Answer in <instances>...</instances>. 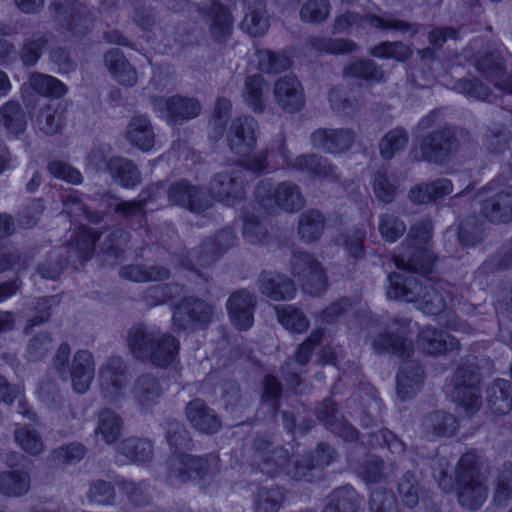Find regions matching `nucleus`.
<instances>
[{
    "label": "nucleus",
    "instance_id": "1",
    "mask_svg": "<svg viewBox=\"0 0 512 512\" xmlns=\"http://www.w3.org/2000/svg\"><path fill=\"white\" fill-rule=\"evenodd\" d=\"M166 440L175 452L167 461L168 479L171 484L186 483L196 478H204L209 473L206 458L182 453L181 450L191 446V436L185 425L175 419L165 422Z\"/></svg>",
    "mask_w": 512,
    "mask_h": 512
},
{
    "label": "nucleus",
    "instance_id": "2",
    "mask_svg": "<svg viewBox=\"0 0 512 512\" xmlns=\"http://www.w3.org/2000/svg\"><path fill=\"white\" fill-rule=\"evenodd\" d=\"M469 133L461 128L444 125L423 135L411 150V155L418 162L442 166L451 161Z\"/></svg>",
    "mask_w": 512,
    "mask_h": 512
},
{
    "label": "nucleus",
    "instance_id": "3",
    "mask_svg": "<svg viewBox=\"0 0 512 512\" xmlns=\"http://www.w3.org/2000/svg\"><path fill=\"white\" fill-rule=\"evenodd\" d=\"M455 478L460 505L470 510L480 508L487 499L488 490L475 454L466 453L460 458Z\"/></svg>",
    "mask_w": 512,
    "mask_h": 512
},
{
    "label": "nucleus",
    "instance_id": "4",
    "mask_svg": "<svg viewBox=\"0 0 512 512\" xmlns=\"http://www.w3.org/2000/svg\"><path fill=\"white\" fill-rule=\"evenodd\" d=\"M418 308L428 315H439L445 311H459L463 315H474L477 305L470 304L463 296L454 295L451 287L443 281L425 280L418 300Z\"/></svg>",
    "mask_w": 512,
    "mask_h": 512
},
{
    "label": "nucleus",
    "instance_id": "5",
    "mask_svg": "<svg viewBox=\"0 0 512 512\" xmlns=\"http://www.w3.org/2000/svg\"><path fill=\"white\" fill-rule=\"evenodd\" d=\"M255 198L265 210L276 207L286 213L298 212L306 204L301 188L292 181H283L274 187L268 181H260L255 188Z\"/></svg>",
    "mask_w": 512,
    "mask_h": 512
},
{
    "label": "nucleus",
    "instance_id": "6",
    "mask_svg": "<svg viewBox=\"0 0 512 512\" xmlns=\"http://www.w3.org/2000/svg\"><path fill=\"white\" fill-rule=\"evenodd\" d=\"M276 143L279 155L289 168L305 173L313 180L340 181L337 167L326 157L315 153H305L293 158L285 146L283 135H279Z\"/></svg>",
    "mask_w": 512,
    "mask_h": 512
},
{
    "label": "nucleus",
    "instance_id": "7",
    "mask_svg": "<svg viewBox=\"0 0 512 512\" xmlns=\"http://www.w3.org/2000/svg\"><path fill=\"white\" fill-rule=\"evenodd\" d=\"M215 307L198 297H184L174 306L172 323L177 331L204 330L214 320Z\"/></svg>",
    "mask_w": 512,
    "mask_h": 512
},
{
    "label": "nucleus",
    "instance_id": "8",
    "mask_svg": "<svg viewBox=\"0 0 512 512\" xmlns=\"http://www.w3.org/2000/svg\"><path fill=\"white\" fill-rule=\"evenodd\" d=\"M479 384V374L469 366L458 367L453 375L451 397L467 417L481 407Z\"/></svg>",
    "mask_w": 512,
    "mask_h": 512
},
{
    "label": "nucleus",
    "instance_id": "9",
    "mask_svg": "<svg viewBox=\"0 0 512 512\" xmlns=\"http://www.w3.org/2000/svg\"><path fill=\"white\" fill-rule=\"evenodd\" d=\"M236 236L232 229L226 228L216 234L214 238L206 239L196 250L179 255V263L198 272L197 267H207L235 244Z\"/></svg>",
    "mask_w": 512,
    "mask_h": 512
},
{
    "label": "nucleus",
    "instance_id": "10",
    "mask_svg": "<svg viewBox=\"0 0 512 512\" xmlns=\"http://www.w3.org/2000/svg\"><path fill=\"white\" fill-rule=\"evenodd\" d=\"M253 465L263 474L275 478L284 473L290 459L288 449L274 444L267 436L257 435L252 445Z\"/></svg>",
    "mask_w": 512,
    "mask_h": 512
},
{
    "label": "nucleus",
    "instance_id": "11",
    "mask_svg": "<svg viewBox=\"0 0 512 512\" xmlns=\"http://www.w3.org/2000/svg\"><path fill=\"white\" fill-rule=\"evenodd\" d=\"M409 322L404 318H393L385 323L383 330L371 339L374 351L391 352L401 358L409 357L413 352V343L403 336Z\"/></svg>",
    "mask_w": 512,
    "mask_h": 512
},
{
    "label": "nucleus",
    "instance_id": "12",
    "mask_svg": "<svg viewBox=\"0 0 512 512\" xmlns=\"http://www.w3.org/2000/svg\"><path fill=\"white\" fill-rule=\"evenodd\" d=\"M244 169L241 165H232L216 173L210 181L211 195L218 201L232 206L245 194Z\"/></svg>",
    "mask_w": 512,
    "mask_h": 512
},
{
    "label": "nucleus",
    "instance_id": "13",
    "mask_svg": "<svg viewBox=\"0 0 512 512\" xmlns=\"http://www.w3.org/2000/svg\"><path fill=\"white\" fill-rule=\"evenodd\" d=\"M160 190H165L170 205L187 209L193 213H200L210 207L202 188L191 184L188 180L181 179L172 182L165 188V184L161 183Z\"/></svg>",
    "mask_w": 512,
    "mask_h": 512
},
{
    "label": "nucleus",
    "instance_id": "14",
    "mask_svg": "<svg viewBox=\"0 0 512 512\" xmlns=\"http://www.w3.org/2000/svg\"><path fill=\"white\" fill-rule=\"evenodd\" d=\"M49 7L57 21L73 34H84L90 28L92 17L84 0H54Z\"/></svg>",
    "mask_w": 512,
    "mask_h": 512
},
{
    "label": "nucleus",
    "instance_id": "15",
    "mask_svg": "<svg viewBox=\"0 0 512 512\" xmlns=\"http://www.w3.org/2000/svg\"><path fill=\"white\" fill-rule=\"evenodd\" d=\"M258 121L252 116L235 118L227 132L230 150L240 156H249L257 144Z\"/></svg>",
    "mask_w": 512,
    "mask_h": 512
},
{
    "label": "nucleus",
    "instance_id": "16",
    "mask_svg": "<svg viewBox=\"0 0 512 512\" xmlns=\"http://www.w3.org/2000/svg\"><path fill=\"white\" fill-rule=\"evenodd\" d=\"M154 109L167 112V122L170 124L182 123L196 118L201 112L200 102L193 97L173 95L171 97H154Z\"/></svg>",
    "mask_w": 512,
    "mask_h": 512
},
{
    "label": "nucleus",
    "instance_id": "17",
    "mask_svg": "<svg viewBox=\"0 0 512 512\" xmlns=\"http://www.w3.org/2000/svg\"><path fill=\"white\" fill-rule=\"evenodd\" d=\"M356 140V133L350 128H319L310 135L314 149L329 154H339L349 150Z\"/></svg>",
    "mask_w": 512,
    "mask_h": 512
},
{
    "label": "nucleus",
    "instance_id": "18",
    "mask_svg": "<svg viewBox=\"0 0 512 512\" xmlns=\"http://www.w3.org/2000/svg\"><path fill=\"white\" fill-rule=\"evenodd\" d=\"M199 11L207 18L210 35L215 41L221 43L230 38L234 19L228 7L218 0H210Z\"/></svg>",
    "mask_w": 512,
    "mask_h": 512
},
{
    "label": "nucleus",
    "instance_id": "19",
    "mask_svg": "<svg viewBox=\"0 0 512 512\" xmlns=\"http://www.w3.org/2000/svg\"><path fill=\"white\" fill-rule=\"evenodd\" d=\"M165 388L161 380L152 373L139 375L133 382L130 393L142 412L150 411L163 397Z\"/></svg>",
    "mask_w": 512,
    "mask_h": 512
},
{
    "label": "nucleus",
    "instance_id": "20",
    "mask_svg": "<svg viewBox=\"0 0 512 512\" xmlns=\"http://www.w3.org/2000/svg\"><path fill=\"white\" fill-rule=\"evenodd\" d=\"M256 297L247 289L233 292L227 302L226 308L231 323L239 330H248L254 321Z\"/></svg>",
    "mask_w": 512,
    "mask_h": 512
},
{
    "label": "nucleus",
    "instance_id": "21",
    "mask_svg": "<svg viewBox=\"0 0 512 512\" xmlns=\"http://www.w3.org/2000/svg\"><path fill=\"white\" fill-rule=\"evenodd\" d=\"M185 414L191 427L201 434L213 435L222 427L220 416L201 398L188 402Z\"/></svg>",
    "mask_w": 512,
    "mask_h": 512
},
{
    "label": "nucleus",
    "instance_id": "22",
    "mask_svg": "<svg viewBox=\"0 0 512 512\" xmlns=\"http://www.w3.org/2000/svg\"><path fill=\"white\" fill-rule=\"evenodd\" d=\"M99 379L105 398L115 401L126 383V366L121 357H109L100 367Z\"/></svg>",
    "mask_w": 512,
    "mask_h": 512
},
{
    "label": "nucleus",
    "instance_id": "23",
    "mask_svg": "<svg viewBox=\"0 0 512 512\" xmlns=\"http://www.w3.org/2000/svg\"><path fill=\"white\" fill-rule=\"evenodd\" d=\"M388 279L390 284L387 296L389 298L406 302H418L427 278L401 271L389 274Z\"/></svg>",
    "mask_w": 512,
    "mask_h": 512
},
{
    "label": "nucleus",
    "instance_id": "24",
    "mask_svg": "<svg viewBox=\"0 0 512 512\" xmlns=\"http://www.w3.org/2000/svg\"><path fill=\"white\" fill-rule=\"evenodd\" d=\"M277 105L287 113H296L305 105V95L300 81L295 76L279 78L273 88Z\"/></svg>",
    "mask_w": 512,
    "mask_h": 512
},
{
    "label": "nucleus",
    "instance_id": "25",
    "mask_svg": "<svg viewBox=\"0 0 512 512\" xmlns=\"http://www.w3.org/2000/svg\"><path fill=\"white\" fill-rule=\"evenodd\" d=\"M480 213L485 219L494 224L511 223L512 187H506L483 199L480 204Z\"/></svg>",
    "mask_w": 512,
    "mask_h": 512
},
{
    "label": "nucleus",
    "instance_id": "26",
    "mask_svg": "<svg viewBox=\"0 0 512 512\" xmlns=\"http://www.w3.org/2000/svg\"><path fill=\"white\" fill-rule=\"evenodd\" d=\"M259 291L274 301H286L296 294L294 282L286 275L263 271L258 277Z\"/></svg>",
    "mask_w": 512,
    "mask_h": 512
},
{
    "label": "nucleus",
    "instance_id": "27",
    "mask_svg": "<svg viewBox=\"0 0 512 512\" xmlns=\"http://www.w3.org/2000/svg\"><path fill=\"white\" fill-rule=\"evenodd\" d=\"M95 376V361L93 354L86 349L78 350L72 360L68 372L73 388L78 393H85Z\"/></svg>",
    "mask_w": 512,
    "mask_h": 512
},
{
    "label": "nucleus",
    "instance_id": "28",
    "mask_svg": "<svg viewBox=\"0 0 512 512\" xmlns=\"http://www.w3.org/2000/svg\"><path fill=\"white\" fill-rule=\"evenodd\" d=\"M160 332L161 330L155 326L143 323L133 325L127 334L132 355L138 360L145 361Z\"/></svg>",
    "mask_w": 512,
    "mask_h": 512
},
{
    "label": "nucleus",
    "instance_id": "29",
    "mask_svg": "<svg viewBox=\"0 0 512 512\" xmlns=\"http://www.w3.org/2000/svg\"><path fill=\"white\" fill-rule=\"evenodd\" d=\"M160 188L158 184L147 186L146 189L142 191L141 197L138 200L117 202L114 207V212L127 220L137 218L140 227L146 226V204L158 197Z\"/></svg>",
    "mask_w": 512,
    "mask_h": 512
},
{
    "label": "nucleus",
    "instance_id": "30",
    "mask_svg": "<svg viewBox=\"0 0 512 512\" xmlns=\"http://www.w3.org/2000/svg\"><path fill=\"white\" fill-rule=\"evenodd\" d=\"M242 2L245 8L242 29L254 37L264 35L270 25L265 0H242Z\"/></svg>",
    "mask_w": 512,
    "mask_h": 512
},
{
    "label": "nucleus",
    "instance_id": "31",
    "mask_svg": "<svg viewBox=\"0 0 512 512\" xmlns=\"http://www.w3.org/2000/svg\"><path fill=\"white\" fill-rule=\"evenodd\" d=\"M179 349V340L175 336L161 331L145 361L151 362L156 367L166 368L176 359Z\"/></svg>",
    "mask_w": 512,
    "mask_h": 512
},
{
    "label": "nucleus",
    "instance_id": "32",
    "mask_svg": "<svg viewBox=\"0 0 512 512\" xmlns=\"http://www.w3.org/2000/svg\"><path fill=\"white\" fill-rule=\"evenodd\" d=\"M419 345L430 355H437L459 348V341L445 331L425 327L419 334Z\"/></svg>",
    "mask_w": 512,
    "mask_h": 512
},
{
    "label": "nucleus",
    "instance_id": "33",
    "mask_svg": "<svg viewBox=\"0 0 512 512\" xmlns=\"http://www.w3.org/2000/svg\"><path fill=\"white\" fill-rule=\"evenodd\" d=\"M434 263L433 253L427 247H413L411 251L395 257V265L401 271L428 274Z\"/></svg>",
    "mask_w": 512,
    "mask_h": 512
},
{
    "label": "nucleus",
    "instance_id": "34",
    "mask_svg": "<svg viewBox=\"0 0 512 512\" xmlns=\"http://www.w3.org/2000/svg\"><path fill=\"white\" fill-rule=\"evenodd\" d=\"M99 238L100 234L92 228L87 226L80 227L68 244V260L75 263L76 260L86 261L90 259Z\"/></svg>",
    "mask_w": 512,
    "mask_h": 512
},
{
    "label": "nucleus",
    "instance_id": "35",
    "mask_svg": "<svg viewBox=\"0 0 512 512\" xmlns=\"http://www.w3.org/2000/svg\"><path fill=\"white\" fill-rule=\"evenodd\" d=\"M104 63L114 79L121 85L132 87L138 81L136 69L119 49H111L104 55Z\"/></svg>",
    "mask_w": 512,
    "mask_h": 512
},
{
    "label": "nucleus",
    "instance_id": "36",
    "mask_svg": "<svg viewBox=\"0 0 512 512\" xmlns=\"http://www.w3.org/2000/svg\"><path fill=\"white\" fill-rule=\"evenodd\" d=\"M424 380V371L421 365L414 360L403 363L397 374V394L402 400L412 397L420 388Z\"/></svg>",
    "mask_w": 512,
    "mask_h": 512
},
{
    "label": "nucleus",
    "instance_id": "37",
    "mask_svg": "<svg viewBox=\"0 0 512 512\" xmlns=\"http://www.w3.org/2000/svg\"><path fill=\"white\" fill-rule=\"evenodd\" d=\"M126 139L142 151H150L155 144V133L149 118L137 115L131 118L126 127Z\"/></svg>",
    "mask_w": 512,
    "mask_h": 512
},
{
    "label": "nucleus",
    "instance_id": "38",
    "mask_svg": "<svg viewBox=\"0 0 512 512\" xmlns=\"http://www.w3.org/2000/svg\"><path fill=\"white\" fill-rule=\"evenodd\" d=\"M457 429L456 418L447 412L436 411L427 415L421 424L422 435L427 440L452 436Z\"/></svg>",
    "mask_w": 512,
    "mask_h": 512
},
{
    "label": "nucleus",
    "instance_id": "39",
    "mask_svg": "<svg viewBox=\"0 0 512 512\" xmlns=\"http://www.w3.org/2000/svg\"><path fill=\"white\" fill-rule=\"evenodd\" d=\"M106 169L112 179L125 188H133L141 183V173L130 159L111 157L106 163Z\"/></svg>",
    "mask_w": 512,
    "mask_h": 512
},
{
    "label": "nucleus",
    "instance_id": "40",
    "mask_svg": "<svg viewBox=\"0 0 512 512\" xmlns=\"http://www.w3.org/2000/svg\"><path fill=\"white\" fill-rule=\"evenodd\" d=\"M268 86L260 74L247 76L244 82L242 97L246 105L255 113H263L266 109V92Z\"/></svg>",
    "mask_w": 512,
    "mask_h": 512
},
{
    "label": "nucleus",
    "instance_id": "41",
    "mask_svg": "<svg viewBox=\"0 0 512 512\" xmlns=\"http://www.w3.org/2000/svg\"><path fill=\"white\" fill-rule=\"evenodd\" d=\"M119 276L125 280L143 283L166 280L170 277V271L160 265L129 264L120 268Z\"/></svg>",
    "mask_w": 512,
    "mask_h": 512
},
{
    "label": "nucleus",
    "instance_id": "42",
    "mask_svg": "<svg viewBox=\"0 0 512 512\" xmlns=\"http://www.w3.org/2000/svg\"><path fill=\"white\" fill-rule=\"evenodd\" d=\"M360 499L355 489L350 485L339 487L328 496L322 512H357Z\"/></svg>",
    "mask_w": 512,
    "mask_h": 512
},
{
    "label": "nucleus",
    "instance_id": "43",
    "mask_svg": "<svg viewBox=\"0 0 512 512\" xmlns=\"http://www.w3.org/2000/svg\"><path fill=\"white\" fill-rule=\"evenodd\" d=\"M124 426L123 418L114 410L105 408L98 414L95 435H100L103 441L108 444H114L120 437Z\"/></svg>",
    "mask_w": 512,
    "mask_h": 512
},
{
    "label": "nucleus",
    "instance_id": "44",
    "mask_svg": "<svg viewBox=\"0 0 512 512\" xmlns=\"http://www.w3.org/2000/svg\"><path fill=\"white\" fill-rule=\"evenodd\" d=\"M511 385L504 379L495 380L487 390V401L491 411L505 415L512 409Z\"/></svg>",
    "mask_w": 512,
    "mask_h": 512
},
{
    "label": "nucleus",
    "instance_id": "45",
    "mask_svg": "<svg viewBox=\"0 0 512 512\" xmlns=\"http://www.w3.org/2000/svg\"><path fill=\"white\" fill-rule=\"evenodd\" d=\"M30 476L24 471H4L0 473V493L5 497H21L30 489Z\"/></svg>",
    "mask_w": 512,
    "mask_h": 512
},
{
    "label": "nucleus",
    "instance_id": "46",
    "mask_svg": "<svg viewBox=\"0 0 512 512\" xmlns=\"http://www.w3.org/2000/svg\"><path fill=\"white\" fill-rule=\"evenodd\" d=\"M297 229L304 241H316L324 232L325 217L321 211L309 209L300 215Z\"/></svg>",
    "mask_w": 512,
    "mask_h": 512
},
{
    "label": "nucleus",
    "instance_id": "47",
    "mask_svg": "<svg viewBox=\"0 0 512 512\" xmlns=\"http://www.w3.org/2000/svg\"><path fill=\"white\" fill-rule=\"evenodd\" d=\"M118 452L132 462H146L153 457V446L146 438L128 437L117 447Z\"/></svg>",
    "mask_w": 512,
    "mask_h": 512
},
{
    "label": "nucleus",
    "instance_id": "48",
    "mask_svg": "<svg viewBox=\"0 0 512 512\" xmlns=\"http://www.w3.org/2000/svg\"><path fill=\"white\" fill-rule=\"evenodd\" d=\"M0 123L13 135L21 134L27 127L25 112L17 101H8L0 107Z\"/></svg>",
    "mask_w": 512,
    "mask_h": 512
},
{
    "label": "nucleus",
    "instance_id": "49",
    "mask_svg": "<svg viewBox=\"0 0 512 512\" xmlns=\"http://www.w3.org/2000/svg\"><path fill=\"white\" fill-rule=\"evenodd\" d=\"M307 45L319 52L341 55L357 51L358 45L349 39L311 36Z\"/></svg>",
    "mask_w": 512,
    "mask_h": 512
},
{
    "label": "nucleus",
    "instance_id": "50",
    "mask_svg": "<svg viewBox=\"0 0 512 512\" xmlns=\"http://www.w3.org/2000/svg\"><path fill=\"white\" fill-rule=\"evenodd\" d=\"M409 142V133L404 127L389 130L379 142L380 155L385 160H391L397 153L403 151Z\"/></svg>",
    "mask_w": 512,
    "mask_h": 512
},
{
    "label": "nucleus",
    "instance_id": "51",
    "mask_svg": "<svg viewBox=\"0 0 512 512\" xmlns=\"http://www.w3.org/2000/svg\"><path fill=\"white\" fill-rule=\"evenodd\" d=\"M477 70L491 82L504 71V62L501 53L491 49L490 45L480 51L476 56Z\"/></svg>",
    "mask_w": 512,
    "mask_h": 512
},
{
    "label": "nucleus",
    "instance_id": "52",
    "mask_svg": "<svg viewBox=\"0 0 512 512\" xmlns=\"http://www.w3.org/2000/svg\"><path fill=\"white\" fill-rule=\"evenodd\" d=\"M275 312L279 322L291 332L302 333L309 327L304 313L292 305H277Z\"/></svg>",
    "mask_w": 512,
    "mask_h": 512
},
{
    "label": "nucleus",
    "instance_id": "53",
    "mask_svg": "<svg viewBox=\"0 0 512 512\" xmlns=\"http://www.w3.org/2000/svg\"><path fill=\"white\" fill-rule=\"evenodd\" d=\"M344 74L369 82H381L385 76L381 66L370 59L358 60L351 63L345 67Z\"/></svg>",
    "mask_w": 512,
    "mask_h": 512
},
{
    "label": "nucleus",
    "instance_id": "54",
    "mask_svg": "<svg viewBox=\"0 0 512 512\" xmlns=\"http://www.w3.org/2000/svg\"><path fill=\"white\" fill-rule=\"evenodd\" d=\"M50 41V34L36 33L23 42L20 59L25 66H34L42 55L43 49Z\"/></svg>",
    "mask_w": 512,
    "mask_h": 512
},
{
    "label": "nucleus",
    "instance_id": "55",
    "mask_svg": "<svg viewBox=\"0 0 512 512\" xmlns=\"http://www.w3.org/2000/svg\"><path fill=\"white\" fill-rule=\"evenodd\" d=\"M256 57L259 69L265 73L278 74L291 66V59L283 52L260 50Z\"/></svg>",
    "mask_w": 512,
    "mask_h": 512
},
{
    "label": "nucleus",
    "instance_id": "56",
    "mask_svg": "<svg viewBox=\"0 0 512 512\" xmlns=\"http://www.w3.org/2000/svg\"><path fill=\"white\" fill-rule=\"evenodd\" d=\"M512 134L508 127L500 123H492L483 136L484 146L493 153H501L508 148Z\"/></svg>",
    "mask_w": 512,
    "mask_h": 512
},
{
    "label": "nucleus",
    "instance_id": "57",
    "mask_svg": "<svg viewBox=\"0 0 512 512\" xmlns=\"http://www.w3.org/2000/svg\"><path fill=\"white\" fill-rule=\"evenodd\" d=\"M30 84L37 93L48 97L61 98L67 93V86L63 82L46 74H33Z\"/></svg>",
    "mask_w": 512,
    "mask_h": 512
},
{
    "label": "nucleus",
    "instance_id": "58",
    "mask_svg": "<svg viewBox=\"0 0 512 512\" xmlns=\"http://www.w3.org/2000/svg\"><path fill=\"white\" fill-rule=\"evenodd\" d=\"M242 234L244 239L252 245H262L269 237L267 226L254 213L244 216Z\"/></svg>",
    "mask_w": 512,
    "mask_h": 512
},
{
    "label": "nucleus",
    "instance_id": "59",
    "mask_svg": "<svg viewBox=\"0 0 512 512\" xmlns=\"http://www.w3.org/2000/svg\"><path fill=\"white\" fill-rule=\"evenodd\" d=\"M64 210L71 217H76L82 213L89 222L98 224L104 219V213L101 211H92L88 206L82 203L76 191L65 195L62 198Z\"/></svg>",
    "mask_w": 512,
    "mask_h": 512
},
{
    "label": "nucleus",
    "instance_id": "60",
    "mask_svg": "<svg viewBox=\"0 0 512 512\" xmlns=\"http://www.w3.org/2000/svg\"><path fill=\"white\" fill-rule=\"evenodd\" d=\"M372 187L375 197L384 204L393 202L398 192L397 181L384 170L375 173Z\"/></svg>",
    "mask_w": 512,
    "mask_h": 512
},
{
    "label": "nucleus",
    "instance_id": "61",
    "mask_svg": "<svg viewBox=\"0 0 512 512\" xmlns=\"http://www.w3.org/2000/svg\"><path fill=\"white\" fill-rule=\"evenodd\" d=\"M285 500L284 492L278 488L261 487L255 503L256 512H278Z\"/></svg>",
    "mask_w": 512,
    "mask_h": 512
},
{
    "label": "nucleus",
    "instance_id": "62",
    "mask_svg": "<svg viewBox=\"0 0 512 512\" xmlns=\"http://www.w3.org/2000/svg\"><path fill=\"white\" fill-rule=\"evenodd\" d=\"M37 125L47 135L59 132L63 125V110L59 106L42 107L37 115Z\"/></svg>",
    "mask_w": 512,
    "mask_h": 512
},
{
    "label": "nucleus",
    "instance_id": "63",
    "mask_svg": "<svg viewBox=\"0 0 512 512\" xmlns=\"http://www.w3.org/2000/svg\"><path fill=\"white\" fill-rule=\"evenodd\" d=\"M315 470L311 456H303L295 460L290 458L283 474L295 481L310 482L315 477Z\"/></svg>",
    "mask_w": 512,
    "mask_h": 512
},
{
    "label": "nucleus",
    "instance_id": "64",
    "mask_svg": "<svg viewBox=\"0 0 512 512\" xmlns=\"http://www.w3.org/2000/svg\"><path fill=\"white\" fill-rule=\"evenodd\" d=\"M512 497V464H505L498 475L493 494V502L497 506H507Z\"/></svg>",
    "mask_w": 512,
    "mask_h": 512
}]
</instances>
